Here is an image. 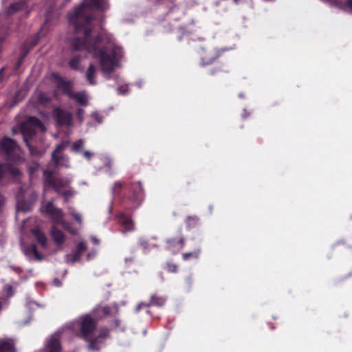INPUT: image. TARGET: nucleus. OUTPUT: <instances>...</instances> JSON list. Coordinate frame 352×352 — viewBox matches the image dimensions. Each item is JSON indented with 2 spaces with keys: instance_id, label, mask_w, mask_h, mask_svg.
Instances as JSON below:
<instances>
[{
  "instance_id": "obj_1",
  "label": "nucleus",
  "mask_w": 352,
  "mask_h": 352,
  "mask_svg": "<svg viewBox=\"0 0 352 352\" xmlns=\"http://www.w3.org/2000/svg\"><path fill=\"white\" fill-rule=\"evenodd\" d=\"M106 8L107 0H84L81 6L69 14V21L75 26L76 33L83 36L71 41L72 50L90 54L99 63L104 76L109 78L110 74L118 67L122 50L116 45L112 35L105 31L94 40L90 37L92 30L90 12Z\"/></svg>"
},
{
  "instance_id": "obj_2",
  "label": "nucleus",
  "mask_w": 352,
  "mask_h": 352,
  "mask_svg": "<svg viewBox=\"0 0 352 352\" xmlns=\"http://www.w3.org/2000/svg\"><path fill=\"white\" fill-rule=\"evenodd\" d=\"M79 327L80 336L89 342V349L91 351L99 350L103 340L108 336V331L102 330L99 333L96 331V322L89 316L81 317L78 321L72 323L69 328L75 330Z\"/></svg>"
},
{
  "instance_id": "obj_3",
  "label": "nucleus",
  "mask_w": 352,
  "mask_h": 352,
  "mask_svg": "<svg viewBox=\"0 0 352 352\" xmlns=\"http://www.w3.org/2000/svg\"><path fill=\"white\" fill-rule=\"evenodd\" d=\"M41 211L42 213L49 214L54 221L61 224L63 228L72 234L76 235L78 234L77 230L72 228L70 223L64 221L62 211L56 208L52 201L43 202L41 208Z\"/></svg>"
},
{
  "instance_id": "obj_4",
  "label": "nucleus",
  "mask_w": 352,
  "mask_h": 352,
  "mask_svg": "<svg viewBox=\"0 0 352 352\" xmlns=\"http://www.w3.org/2000/svg\"><path fill=\"white\" fill-rule=\"evenodd\" d=\"M40 129L42 131H45L44 125L36 118L30 117L21 125V132L23 135L24 141L30 148L32 154H37L34 148H32L28 144V139L31 138L36 131Z\"/></svg>"
},
{
  "instance_id": "obj_5",
  "label": "nucleus",
  "mask_w": 352,
  "mask_h": 352,
  "mask_svg": "<svg viewBox=\"0 0 352 352\" xmlns=\"http://www.w3.org/2000/svg\"><path fill=\"white\" fill-rule=\"evenodd\" d=\"M43 175L45 177V185H50L58 192H61V188L67 186L71 182V179L63 180L61 179H54L52 178V174L49 170H44Z\"/></svg>"
},
{
  "instance_id": "obj_6",
  "label": "nucleus",
  "mask_w": 352,
  "mask_h": 352,
  "mask_svg": "<svg viewBox=\"0 0 352 352\" xmlns=\"http://www.w3.org/2000/svg\"><path fill=\"white\" fill-rule=\"evenodd\" d=\"M67 142H63L62 144H58L52 154V160L57 166H68L67 159L60 155V152L67 146Z\"/></svg>"
},
{
  "instance_id": "obj_7",
  "label": "nucleus",
  "mask_w": 352,
  "mask_h": 352,
  "mask_svg": "<svg viewBox=\"0 0 352 352\" xmlns=\"http://www.w3.org/2000/svg\"><path fill=\"white\" fill-rule=\"evenodd\" d=\"M54 116L57 122L60 126H72V115L71 113L62 110L60 109H56L54 110Z\"/></svg>"
},
{
  "instance_id": "obj_8",
  "label": "nucleus",
  "mask_w": 352,
  "mask_h": 352,
  "mask_svg": "<svg viewBox=\"0 0 352 352\" xmlns=\"http://www.w3.org/2000/svg\"><path fill=\"white\" fill-rule=\"evenodd\" d=\"M87 249L85 242H80L76 246V250L74 254H69L66 256V261L68 263L73 264L80 260V256Z\"/></svg>"
},
{
  "instance_id": "obj_9",
  "label": "nucleus",
  "mask_w": 352,
  "mask_h": 352,
  "mask_svg": "<svg viewBox=\"0 0 352 352\" xmlns=\"http://www.w3.org/2000/svg\"><path fill=\"white\" fill-rule=\"evenodd\" d=\"M45 352H60L58 333L52 335L47 341Z\"/></svg>"
},
{
  "instance_id": "obj_10",
  "label": "nucleus",
  "mask_w": 352,
  "mask_h": 352,
  "mask_svg": "<svg viewBox=\"0 0 352 352\" xmlns=\"http://www.w3.org/2000/svg\"><path fill=\"white\" fill-rule=\"evenodd\" d=\"M2 151L9 154L17 148L16 143L10 138H4L0 142Z\"/></svg>"
},
{
  "instance_id": "obj_11",
  "label": "nucleus",
  "mask_w": 352,
  "mask_h": 352,
  "mask_svg": "<svg viewBox=\"0 0 352 352\" xmlns=\"http://www.w3.org/2000/svg\"><path fill=\"white\" fill-rule=\"evenodd\" d=\"M51 235L54 241L58 244H63L65 241V236L63 232L58 230L56 226H53L51 230Z\"/></svg>"
},
{
  "instance_id": "obj_12",
  "label": "nucleus",
  "mask_w": 352,
  "mask_h": 352,
  "mask_svg": "<svg viewBox=\"0 0 352 352\" xmlns=\"http://www.w3.org/2000/svg\"><path fill=\"white\" fill-rule=\"evenodd\" d=\"M70 98H74L76 102L82 105H87L88 102V96L85 91L69 93Z\"/></svg>"
},
{
  "instance_id": "obj_13",
  "label": "nucleus",
  "mask_w": 352,
  "mask_h": 352,
  "mask_svg": "<svg viewBox=\"0 0 352 352\" xmlns=\"http://www.w3.org/2000/svg\"><path fill=\"white\" fill-rule=\"evenodd\" d=\"M13 342L8 339L0 338V352H14Z\"/></svg>"
},
{
  "instance_id": "obj_14",
  "label": "nucleus",
  "mask_w": 352,
  "mask_h": 352,
  "mask_svg": "<svg viewBox=\"0 0 352 352\" xmlns=\"http://www.w3.org/2000/svg\"><path fill=\"white\" fill-rule=\"evenodd\" d=\"M131 190L134 192V197L133 198L134 201L140 203L143 199V191L142 185L140 182H137L133 184Z\"/></svg>"
},
{
  "instance_id": "obj_15",
  "label": "nucleus",
  "mask_w": 352,
  "mask_h": 352,
  "mask_svg": "<svg viewBox=\"0 0 352 352\" xmlns=\"http://www.w3.org/2000/svg\"><path fill=\"white\" fill-rule=\"evenodd\" d=\"M96 76V67L91 63L89 65L87 74L86 78L90 85H95Z\"/></svg>"
},
{
  "instance_id": "obj_16",
  "label": "nucleus",
  "mask_w": 352,
  "mask_h": 352,
  "mask_svg": "<svg viewBox=\"0 0 352 352\" xmlns=\"http://www.w3.org/2000/svg\"><path fill=\"white\" fill-rule=\"evenodd\" d=\"M118 222L121 226L126 228V231H131L133 228V225L131 219H130V217L124 214H121L119 217Z\"/></svg>"
},
{
  "instance_id": "obj_17",
  "label": "nucleus",
  "mask_w": 352,
  "mask_h": 352,
  "mask_svg": "<svg viewBox=\"0 0 352 352\" xmlns=\"http://www.w3.org/2000/svg\"><path fill=\"white\" fill-rule=\"evenodd\" d=\"M32 234L37 240V241L43 247L45 248L47 246V239L45 235L38 229L35 228L32 230Z\"/></svg>"
},
{
  "instance_id": "obj_18",
  "label": "nucleus",
  "mask_w": 352,
  "mask_h": 352,
  "mask_svg": "<svg viewBox=\"0 0 352 352\" xmlns=\"http://www.w3.org/2000/svg\"><path fill=\"white\" fill-rule=\"evenodd\" d=\"M23 252L30 258L34 256L36 260L40 261L41 259V256L38 254L35 245H32L30 247L24 249Z\"/></svg>"
},
{
  "instance_id": "obj_19",
  "label": "nucleus",
  "mask_w": 352,
  "mask_h": 352,
  "mask_svg": "<svg viewBox=\"0 0 352 352\" xmlns=\"http://www.w3.org/2000/svg\"><path fill=\"white\" fill-rule=\"evenodd\" d=\"M6 171L9 172L13 175H18L20 173V171L16 168L9 167L8 165H0V177L6 173Z\"/></svg>"
},
{
  "instance_id": "obj_20",
  "label": "nucleus",
  "mask_w": 352,
  "mask_h": 352,
  "mask_svg": "<svg viewBox=\"0 0 352 352\" xmlns=\"http://www.w3.org/2000/svg\"><path fill=\"white\" fill-rule=\"evenodd\" d=\"M26 8L25 1H21L12 4L8 9V14H12L16 11L25 9Z\"/></svg>"
},
{
  "instance_id": "obj_21",
  "label": "nucleus",
  "mask_w": 352,
  "mask_h": 352,
  "mask_svg": "<svg viewBox=\"0 0 352 352\" xmlns=\"http://www.w3.org/2000/svg\"><path fill=\"white\" fill-rule=\"evenodd\" d=\"M336 2L329 1L330 3L340 7L346 10H349L352 12V0H347L345 4H342L338 0H335Z\"/></svg>"
},
{
  "instance_id": "obj_22",
  "label": "nucleus",
  "mask_w": 352,
  "mask_h": 352,
  "mask_svg": "<svg viewBox=\"0 0 352 352\" xmlns=\"http://www.w3.org/2000/svg\"><path fill=\"white\" fill-rule=\"evenodd\" d=\"M80 59H81V58L79 56L73 58L69 61V66H70V67L74 69H79L80 67L78 65V63H80Z\"/></svg>"
},
{
  "instance_id": "obj_23",
  "label": "nucleus",
  "mask_w": 352,
  "mask_h": 352,
  "mask_svg": "<svg viewBox=\"0 0 352 352\" xmlns=\"http://www.w3.org/2000/svg\"><path fill=\"white\" fill-rule=\"evenodd\" d=\"M84 146V142L82 140H79L75 142L72 145V151L75 152H79L82 150Z\"/></svg>"
},
{
  "instance_id": "obj_24",
  "label": "nucleus",
  "mask_w": 352,
  "mask_h": 352,
  "mask_svg": "<svg viewBox=\"0 0 352 352\" xmlns=\"http://www.w3.org/2000/svg\"><path fill=\"white\" fill-rule=\"evenodd\" d=\"M164 302H165V299L163 298L153 296L151 298L150 304L153 305L161 306V305H164Z\"/></svg>"
},
{
  "instance_id": "obj_25",
  "label": "nucleus",
  "mask_w": 352,
  "mask_h": 352,
  "mask_svg": "<svg viewBox=\"0 0 352 352\" xmlns=\"http://www.w3.org/2000/svg\"><path fill=\"white\" fill-rule=\"evenodd\" d=\"M69 214H71V216L80 224L82 223V216L78 213L77 212H76L74 210V209L73 208H70L69 209Z\"/></svg>"
},
{
  "instance_id": "obj_26",
  "label": "nucleus",
  "mask_w": 352,
  "mask_h": 352,
  "mask_svg": "<svg viewBox=\"0 0 352 352\" xmlns=\"http://www.w3.org/2000/svg\"><path fill=\"white\" fill-rule=\"evenodd\" d=\"M199 253V250H197L194 252L184 253V254H183V258L184 260H188L191 257L197 258Z\"/></svg>"
},
{
  "instance_id": "obj_27",
  "label": "nucleus",
  "mask_w": 352,
  "mask_h": 352,
  "mask_svg": "<svg viewBox=\"0 0 352 352\" xmlns=\"http://www.w3.org/2000/svg\"><path fill=\"white\" fill-rule=\"evenodd\" d=\"M118 91L120 94H126L128 92L127 87H119Z\"/></svg>"
},
{
  "instance_id": "obj_28",
  "label": "nucleus",
  "mask_w": 352,
  "mask_h": 352,
  "mask_svg": "<svg viewBox=\"0 0 352 352\" xmlns=\"http://www.w3.org/2000/svg\"><path fill=\"white\" fill-rule=\"evenodd\" d=\"M84 113V111L83 109H79L77 111V116H78V120L82 122V115Z\"/></svg>"
},
{
  "instance_id": "obj_29",
  "label": "nucleus",
  "mask_w": 352,
  "mask_h": 352,
  "mask_svg": "<svg viewBox=\"0 0 352 352\" xmlns=\"http://www.w3.org/2000/svg\"><path fill=\"white\" fill-rule=\"evenodd\" d=\"M96 252L95 250L90 252L89 253H88V254L87 256V260L91 259L92 258H94L96 256Z\"/></svg>"
},
{
  "instance_id": "obj_30",
  "label": "nucleus",
  "mask_w": 352,
  "mask_h": 352,
  "mask_svg": "<svg viewBox=\"0 0 352 352\" xmlns=\"http://www.w3.org/2000/svg\"><path fill=\"white\" fill-rule=\"evenodd\" d=\"M104 315H108L110 313V308L109 307H104L102 309Z\"/></svg>"
},
{
  "instance_id": "obj_31",
  "label": "nucleus",
  "mask_w": 352,
  "mask_h": 352,
  "mask_svg": "<svg viewBox=\"0 0 352 352\" xmlns=\"http://www.w3.org/2000/svg\"><path fill=\"white\" fill-rule=\"evenodd\" d=\"M83 155L87 159H90L91 157L93 155V154L91 153H90L89 151H85Z\"/></svg>"
},
{
  "instance_id": "obj_32",
  "label": "nucleus",
  "mask_w": 352,
  "mask_h": 352,
  "mask_svg": "<svg viewBox=\"0 0 352 352\" xmlns=\"http://www.w3.org/2000/svg\"><path fill=\"white\" fill-rule=\"evenodd\" d=\"M168 270L172 272H176L177 270V266L175 265H169L168 266Z\"/></svg>"
},
{
  "instance_id": "obj_33",
  "label": "nucleus",
  "mask_w": 352,
  "mask_h": 352,
  "mask_svg": "<svg viewBox=\"0 0 352 352\" xmlns=\"http://www.w3.org/2000/svg\"><path fill=\"white\" fill-rule=\"evenodd\" d=\"M121 187H122V184L120 182L115 183L114 187L113 188V192H114L116 188H120Z\"/></svg>"
},
{
  "instance_id": "obj_34",
  "label": "nucleus",
  "mask_w": 352,
  "mask_h": 352,
  "mask_svg": "<svg viewBox=\"0 0 352 352\" xmlns=\"http://www.w3.org/2000/svg\"><path fill=\"white\" fill-rule=\"evenodd\" d=\"M146 305L144 303H140L136 307V311H138L142 307H146Z\"/></svg>"
},
{
  "instance_id": "obj_35",
  "label": "nucleus",
  "mask_w": 352,
  "mask_h": 352,
  "mask_svg": "<svg viewBox=\"0 0 352 352\" xmlns=\"http://www.w3.org/2000/svg\"><path fill=\"white\" fill-rule=\"evenodd\" d=\"M72 195H73V193H72L70 191L65 192L63 193V196L65 197L66 198L69 197Z\"/></svg>"
},
{
  "instance_id": "obj_36",
  "label": "nucleus",
  "mask_w": 352,
  "mask_h": 352,
  "mask_svg": "<svg viewBox=\"0 0 352 352\" xmlns=\"http://www.w3.org/2000/svg\"><path fill=\"white\" fill-rule=\"evenodd\" d=\"M91 240H92V241H93L95 244H98V240L96 237H94V236L91 237Z\"/></svg>"
},
{
  "instance_id": "obj_37",
  "label": "nucleus",
  "mask_w": 352,
  "mask_h": 352,
  "mask_svg": "<svg viewBox=\"0 0 352 352\" xmlns=\"http://www.w3.org/2000/svg\"><path fill=\"white\" fill-rule=\"evenodd\" d=\"M179 243H180V248H183V246H184V241H183V239H181V240H180V241H179Z\"/></svg>"
},
{
  "instance_id": "obj_38",
  "label": "nucleus",
  "mask_w": 352,
  "mask_h": 352,
  "mask_svg": "<svg viewBox=\"0 0 352 352\" xmlns=\"http://www.w3.org/2000/svg\"><path fill=\"white\" fill-rule=\"evenodd\" d=\"M28 304L30 306L36 305V303H34V302H28Z\"/></svg>"
},
{
  "instance_id": "obj_39",
  "label": "nucleus",
  "mask_w": 352,
  "mask_h": 352,
  "mask_svg": "<svg viewBox=\"0 0 352 352\" xmlns=\"http://www.w3.org/2000/svg\"><path fill=\"white\" fill-rule=\"evenodd\" d=\"M190 220H195V219L188 218V223H189V221H190Z\"/></svg>"
},
{
  "instance_id": "obj_40",
  "label": "nucleus",
  "mask_w": 352,
  "mask_h": 352,
  "mask_svg": "<svg viewBox=\"0 0 352 352\" xmlns=\"http://www.w3.org/2000/svg\"><path fill=\"white\" fill-rule=\"evenodd\" d=\"M2 303H1V299L0 298V310L1 309Z\"/></svg>"
}]
</instances>
